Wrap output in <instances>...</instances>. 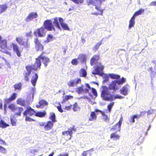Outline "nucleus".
Wrapping results in <instances>:
<instances>
[{"label":"nucleus","instance_id":"1","mask_svg":"<svg viewBox=\"0 0 156 156\" xmlns=\"http://www.w3.org/2000/svg\"><path fill=\"white\" fill-rule=\"evenodd\" d=\"M54 21L53 23L56 27L60 30H61V28L59 24V22L61 26L62 29L64 30H69L70 28L67 24L64 22L63 19L61 17L58 18L55 17L54 18Z\"/></svg>","mask_w":156,"mask_h":156},{"label":"nucleus","instance_id":"2","mask_svg":"<svg viewBox=\"0 0 156 156\" xmlns=\"http://www.w3.org/2000/svg\"><path fill=\"white\" fill-rule=\"evenodd\" d=\"M101 88V97L105 101H112V94H110L108 88L105 86H102Z\"/></svg>","mask_w":156,"mask_h":156},{"label":"nucleus","instance_id":"3","mask_svg":"<svg viewBox=\"0 0 156 156\" xmlns=\"http://www.w3.org/2000/svg\"><path fill=\"white\" fill-rule=\"evenodd\" d=\"M126 81V79L123 77H122L121 79L119 80H113L109 84L108 89L110 90H112L114 91H115L119 89L118 87L116 85L117 83L118 85H122L125 83Z\"/></svg>","mask_w":156,"mask_h":156},{"label":"nucleus","instance_id":"4","mask_svg":"<svg viewBox=\"0 0 156 156\" xmlns=\"http://www.w3.org/2000/svg\"><path fill=\"white\" fill-rule=\"evenodd\" d=\"M76 129L74 126H73L68 129V130L62 132V135L64 137L66 138L67 140L71 139L73 134V132L75 131Z\"/></svg>","mask_w":156,"mask_h":156},{"label":"nucleus","instance_id":"5","mask_svg":"<svg viewBox=\"0 0 156 156\" xmlns=\"http://www.w3.org/2000/svg\"><path fill=\"white\" fill-rule=\"evenodd\" d=\"M41 65V63L38 57L36 58L35 61L34 63L32 65H27V66H29L30 69L32 71V70L37 71L38 69H40Z\"/></svg>","mask_w":156,"mask_h":156},{"label":"nucleus","instance_id":"6","mask_svg":"<svg viewBox=\"0 0 156 156\" xmlns=\"http://www.w3.org/2000/svg\"><path fill=\"white\" fill-rule=\"evenodd\" d=\"M24 39L22 37H17L16 38V41L20 45L23 46L25 48H30V44L28 40L26 41H24Z\"/></svg>","mask_w":156,"mask_h":156},{"label":"nucleus","instance_id":"7","mask_svg":"<svg viewBox=\"0 0 156 156\" xmlns=\"http://www.w3.org/2000/svg\"><path fill=\"white\" fill-rule=\"evenodd\" d=\"M43 26L44 27L47 31H55V28L51 20H47L45 21Z\"/></svg>","mask_w":156,"mask_h":156},{"label":"nucleus","instance_id":"8","mask_svg":"<svg viewBox=\"0 0 156 156\" xmlns=\"http://www.w3.org/2000/svg\"><path fill=\"white\" fill-rule=\"evenodd\" d=\"M34 42L35 44V48L37 51H41L43 50L44 46L41 43V41L37 38H34Z\"/></svg>","mask_w":156,"mask_h":156},{"label":"nucleus","instance_id":"9","mask_svg":"<svg viewBox=\"0 0 156 156\" xmlns=\"http://www.w3.org/2000/svg\"><path fill=\"white\" fill-rule=\"evenodd\" d=\"M46 33V31L43 27H41L40 28H37V30L34 32V35L36 36H38L40 37L45 36Z\"/></svg>","mask_w":156,"mask_h":156},{"label":"nucleus","instance_id":"10","mask_svg":"<svg viewBox=\"0 0 156 156\" xmlns=\"http://www.w3.org/2000/svg\"><path fill=\"white\" fill-rule=\"evenodd\" d=\"M38 17V15L37 12H30L28 16L25 19V20L26 22H28L33 19L37 18Z\"/></svg>","mask_w":156,"mask_h":156},{"label":"nucleus","instance_id":"11","mask_svg":"<svg viewBox=\"0 0 156 156\" xmlns=\"http://www.w3.org/2000/svg\"><path fill=\"white\" fill-rule=\"evenodd\" d=\"M44 53V52H42L38 57L40 60H42L43 63L44 64L45 67H46L48 66V63L50 62V61L49 58L43 56Z\"/></svg>","mask_w":156,"mask_h":156},{"label":"nucleus","instance_id":"12","mask_svg":"<svg viewBox=\"0 0 156 156\" xmlns=\"http://www.w3.org/2000/svg\"><path fill=\"white\" fill-rule=\"evenodd\" d=\"M86 3L88 5H92L95 6L101 5L102 4L101 0H87Z\"/></svg>","mask_w":156,"mask_h":156},{"label":"nucleus","instance_id":"13","mask_svg":"<svg viewBox=\"0 0 156 156\" xmlns=\"http://www.w3.org/2000/svg\"><path fill=\"white\" fill-rule=\"evenodd\" d=\"M35 113V112L33 109L30 107H28L23 113V115L24 116H27V115L32 116L34 115Z\"/></svg>","mask_w":156,"mask_h":156},{"label":"nucleus","instance_id":"14","mask_svg":"<svg viewBox=\"0 0 156 156\" xmlns=\"http://www.w3.org/2000/svg\"><path fill=\"white\" fill-rule=\"evenodd\" d=\"M25 68L27 71H24L23 73V75L25 80L26 81H27L29 80L30 76L31 71L30 70L29 66H26Z\"/></svg>","mask_w":156,"mask_h":156},{"label":"nucleus","instance_id":"15","mask_svg":"<svg viewBox=\"0 0 156 156\" xmlns=\"http://www.w3.org/2000/svg\"><path fill=\"white\" fill-rule=\"evenodd\" d=\"M13 48V51L16 53L18 57H20L21 56V51L20 50L18 46L16 44L14 43H12L11 44Z\"/></svg>","mask_w":156,"mask_h":156},{"label":"nucleus","instance_id":"16","mask_svg":"<svg viewBox=\"0 0 156 156\" xmlns=\"http://www.w3.org/2000/svg\"><path fill=\"white\" fill-rule=\"evenodd\" d=\"M99 66H96L94 69V71L92 72V73L94 75L100 74V71H102L104 68V66H102L100 63H99Z\"/></svg>","mask_w":156,"mask_h":156},{"label":"nucleus","instance_id":"17","mask_svg":"<svg viewBox=\"0 0 156 156\" xmlns=\"http://www.w3.org/2000/svg\"><path fill=\"white\" fill-rule=\"evenodd\" d=\"M95 9L98 11H99V13L95 12L91 13V14L98 16V15H100L101 16L103 15V11L104 10V9L101 8V5L97 6L95 7Z\"/></svg>","mask_w":156,"mask_h":156},{"label":"nucleus","instance_id":"18","mask_svg":"<svg viewBox=\"0 0 156 156\" xmlns=\"http://www.w3.org/2000/svg\"><path fill=\"white\" fill-rule=\"evenodd\" d=\"M100 56L99 55H94L90 60V64L91 66L94 65L97 63L98 60L99 59Z\"/></svg>","mask_w":156,"mask_h":156},{"label":"nucleus","instance_id":"19","mask_svg":"<svg viewBox=\"0 0 156 156\" xmlns=\"http://www.w3.org/2000/svg\"><path fill=\"white\" fill-rule=\"evenodd\" d=\"M54 123L51 121H49L45 123L44 129L46 131H48L51 129L53 127Z\"/></svg>","mask_w":156,"mask_h":156},{"label":"nucleus","instance_id":"20","mask_svg":"<svg viewBox=\"0 0 156 156\" xmlns=\"http://www.w3.org/2000/svg\"><path fill=\"white\" fill-rule=\"evenodd\" d=\"M129 86L128 84H126L123 86L120 90V93L124 95H127L128 93V88Z\"/></svg>","mask_w":156,"mask_h":156},{"label":"nucleus","instance_id":"21","mask_svg":"<svg viewBox=\"0 0 156 156\" xmlns=\"http://www.w3.org/2000/svg\"><path fill=\"white\" fill-rule=\"evenodd\" d=\"M97 117V115L94 111L91 112L88 118V121H92L96 120Z\"/></svg>","mask_w":156,"mask_h":156},{"label":"nucleus","instance_id":"22","mask_svg":"<svg viewBox=\"0 0 156 156\" xmlns=\"http://www.w3.org/2000/svg\"><path fill=\"white\" fill-rule=\"evenodd\" d=\"M38 78V75L37 74L35 73L34 75L32 77L30 80V82L33 86H35Z\"/></svg>","mask_w":156,"mask_h":156},{"label":"nucleus","instance_id":"23","mask_svg":"<svg viewBox=\"0 0 156 156\" xmlns=\"http://www.w3.org/2000/svg\"><path fill=\"white\" fill-rule=\"evenodd\" d=\"M17 94L16 93H13L8 98H5L7 102L10 103L11 101L14 100L16 98Z\"/></svg>","mask_w":156,"mask_h":156},{"label":"nucleus","instance_id":"24","mask_svg":"<svg viewBox=\"0 0 156 156\" xmlns=\"http://www.w3.org/2000/svg\"><path fill=\"white\" fill-rule=\"evenodd\" d=\"M123 121L122 116L121 115L120 118L119 120L116 124L114 126V128L113 129H119L120 130L121 128V125Z\"/></svg>","mask_w":156,"mask_h":156},{"label":"nucleus","instance_id":"25","mask_svg":"<svg viewBox=\"0 0 156 156\" xmlns=\"http://www.w3.org/2000/svg\"><path fill=\"white\" fill-rule=\"evenodd\" d=\"M0 47L2 49L7 48V43L6 39H3L0 42Z\"/></svg>","mask_w":156,"mask_h":156},{"label":"nucleus","instance_id":"26","mask_svg":"<svg viewBox=\"0 0 156 156\" xmlns=\"http://www.w3.org/2000/svg\"><path fill=\"white\" fill-rule=\"evenodd\" d=\"M46 115V112L45 111H43V112H36L34 115L36 117H38L41 118L44 117Z\"/></svg>","mask_w":156,"mask_h":156},{"label":"nucleus","instance_id":"27","mask_svg":"<svg viewBox=\"0 0 156 156\" xmlns=\"http://www.w3.org/2000/svg\"><path fill=\"white\" fill-rule=\"evenodd\" d=\"M23 110L24 109L22 107H17L16 110L17 112L14 113V115L20 116L21 115L22 112L23 111Z\"/></svg>","mask_w":156,"mask_h":156},{"label":"nucleus","instance_id":"28","mask_svg":"<svg viewBox=\"0 0 156 156\" xmlns=\"http://www.w3.org/2000/svg\"><path fill=\"white\" fill-rule=\"evenodd\" d=\"M120 137V136L117 134L115 133H113L111 134L110 138L114 140H117L119 139Z\"/></svg>","mask_w":156,"mask_h":156},{"label":"nucleus","instance_id":"29","mask_svg":"<svg viewBox=\"0 0 156 156\" xmlns=\"http://www.w3.org/2000/svg\"><path fill=\"white\" fill-rule=\"evenodd\" d=\"M10 120L11 124L12 126H16V125L17 120L15 116L11 115L10 117Z\"/></svg>","mask_w":156,"mask_h":156},{"label":"nucleus","instance_id":"30","mask_svg":"<svg viewBox=\"0 0 156 156\" xmlns=\"http://www.w3.org/2000/svg\"><path fill=\"white\" fill-rule=\"evenodd\" d=\"M144 9H140L139 10L136 12L133 16L134 18H135L136 16H138L139 15H141L143 13H144Z\"/></svg>","mask_w":156,"mask_h":156},{"label":"nucleus","instance_id":"31","mask_svg":"<svg viewBox=\"0 0 156 156\" xmlns=\"http://www.w3.org/2000/svg\"><path fill=\"white\" fill-rule=\"evenodd\" d=\"M80 76L82 77H85L87 75V72L85 69L82 68L80 69L79 72Z\"/></svg>","mask_w":156,"mask_h":156},{"label":"nucleus","instance_id":"32","mask_svg":"<svg viewBox=\"0 0 156 156\" xmlns=\"http://www.w3.org/2000/svg\"><path fill=\"white\" fill-rule=\"evenodd\" d=\"M8 8L7 5L6 4L0 5V14L5 12Z\"/></svg>","mask_w":156,"mask_h":156},{"label":"nucleus","instance_id":"33","mask_svg":"<svg viewBox=\"0 0 156 156\" xmlns=\"http://www.w3.org/2000/svg\"><path fill=\"white\" fill-rule=\"evenodd\" d=\"M16 103L21 106H24L25 105V101L21 98H19L16 100Z\"/></svg>","mask_w":156,"mask_h":156},{"label":"nucleus","instance_id":"34","mask_svg":"<svg viewBox=\"0 0 156 156\" xmlns=\"http://www.w3.org/2000/svg\"><path fill=\"white\" fill-rule=\"evenodd\" d=\"M109 76L111 79H112L117 80L120 79V75H118L114 74L113 73H110L109 74Z\"/></svg>","mask_w":156,"mask_h":156},{"label":"nucleus","instance_id":"35","mask_svg":"<svg viewBox=\"0 0 156 156\" xmlns=\"http://www.w3.org/2000/svg\"><path fill=\"white\" fill-rule=\"evenodd\" d=\"M135 18L132 16L129 21V29L133 27L135 24Z\"/></svg>","mask_w":156,"mask_h":156},{"label":"nucleus","instance_id":"36","mask_svg":"<svg viewBox=\"0 0 156 156\" xmlns=\"http://www.w3.org/2000/svg\"><path fill=\"white\" fill-rule=\"evenodd\" d=\"M9 126V125L1 119L0 121V127L2 128H4Z\"/></svg>","mask_w":156,"mask_h":156},{"label":"nucleus","instance_id":"37","mask_svg":"<svg viewBox=\"0 0 156 156\" xmlns=\"http://www.w3.org/2000/svg\"><path fill=\"white\" fill-rule=\"evenodd\" d=\"M155 112L156 110L154 109H151L149 110L147 112L148 117H150L151 115L155 116Z\"/></svg>","mask_w":156,"mask_h":156},{"label":"nucleus","instance_id":"38","mask_svg":"<svg viewBox=\"0 0 156 156\" xmlns=\"http://www.w3.org/2000/svg\"><path fill=\"white\" fill-rule=\"evenodd\" d=\"M55 38L52 35L49 34L48 35L47 39L45 41V43H48L52 41Z\"/></svg>","mask_w":156,"mask_h":156},{"label":"nucleus","instance_id":"39","mask_svg":"<svg viewBox=\"0 0 156 156\" xmlns=\"http://www.w3.org/2000/svg\"><path fill=\"white\" fill-rule=\"evenodd\" d=\"M14 87L15 88V90H20L22 88V84L21 83L16 84L14 85Z\"/></svg>","mask_w":156,"mask_h":156},{"label":"nucleus","instance_id":"40","mask_svg":"<svg viewBox=\"0 0 156 156\" xmlns=\"http://www.w3.org/2000/svg\"><path fill=\"white\" fill-rule=\"evenodd\" d=\"M16 107L13 103H11L9 105L8 108L12 112L15 111L16 108Z\"/></svg>","mask_w":156,"mask_h":156},{"label":"nucleus","instance_id":"41","mask_svg":"<svg viewBox=\"0 0 156 156\" xmlns=\"http://www.w3.org/2000/svg\"><path fill=\"white\" fill-rule=\"evenodd\" d=\"M102 44V40H101L99 42L97 43L93 48V49L94 51H96L99 48L101 45Z\"/></svg>","mask_w":156,"mask_h":156},{"label":"nucleus","instance_id":"42","mask_svg":"<svg viewBox=\"0 0 156 156\" xmlns=\"http://www.w3.org/2000/svg\"><path fill=\"white\" fill-rule=\"evenodd\" d=\"M92 153L89 150L83 151L82 153L81 156H91Z\"/></svg>","mask_w":156,"mask_h":156},{"label":"nucleus","instance_id":"43","mask_svg":"<svg viewBox=\"0 0 156 156\" xmlns=\"http://www.w3.org/2000/svg\"><path fill=\"white\" fill-rule=\"evenodd\" d=\"M69 87H73L75 85V81L74 80H71L69 81L67 83Z\"/></svg>","mask_w":156,"mask_h":156},{"label":"nucleus","instance_id":"44","mask_svg":"<svg viewBox=\"0 0 156 156\" xmlns=\"http://www.w3.org/2000/svg\"><path fill=\"white\" fill-rule=\"evenodd\" d=\"M49 119L52 121L51 122L53 123L55 122H56V120L55 119V115L54 113L50 114V115L49 117Z\"/></svg>","mask_w":156,"mask_h":156},{"label":"nucleus","instance_id":"45","mask_svg":"<svg viewBox=\"0 0 156 156\" xmlns=\"http://www.w3.org/2000/svg\"><path fill=\"white\" fill-rule=\"evenodd\" d=\"M73 98V96L70 95H66L65 96L64 98L63 99V101L66 102L69 99H71Z\"/></svg>","mask_w":156,"mask_h":156},{"label":"nucleus","instance_id":"46","mask_svg":"<svg viewBox=\"0 0 156 156\" xmlns=\"http://www.w3.org/2000/svg\"><path fill=\"white\" fill-rule=\"evenodd\" d=\"M114 102H112L108 105L107 108L109 112H111V109L114 105Z\"/></svg>","mask_w":156,"mask_h":156},{"label":"nucleus","instance_id":"47","mask_svg":"<svg viewBox=\"0 0 156 156\" xmlns=\"http://www.w3.org/2000/svg\"><path fill=\"white\" fill-rule=\"evenodd\" d=\"M83 86H82L81 87H78L76 88V90L79 94H80L83 91Z\"/></svg>","mask_w":156,"mask_h":156},{"label":"nucleus","instance_id":"48","mask_svg":"<svg viewBox=\"0 0 156 156\" xmlns=\"http://www.w3.org/2000/svg\"><path fill=\"white\" fill-rule=\"evenodd\" d=\"M147 71L150 72V75L151 76H153L156 74V73L154 71L153 67H151L147 69Z\"/></svg>","mask_w":156,"mask_h":156},{"label":"nucleus","instance_id":"49","mask_svg":"<svg viewBox=\"0 0 156 156\" xmlns=\"http://www.w3.org/2000/svg\"><path fill=\"white\" fill-rule=\"evenodd\" d=\"M101 114L102 116L103 119L105 121H107L109 120V119L108 118L107 115L104 112H103Z\"/></svg>","mask_w":156,"mask_h":156},{"label":"nucleus","instance_id":"50","mask_svg":"<svg viewBox=\"0 0 156 156\" xmlns=\"http://www.w3.org/2000/svg\"><path fill=\"white\" fill-rule=\"evenodd\" d=\"M113 96H112V101L115 100L117 98H119V99H122L123 98V97L119 95H114L112 94Z\"/></svg>","mask_w":156,"mask_h":156},{"label":"nucleus","instance_id":"51","mask_svg":"<svg viewBox=\"0 0 156 156\" xmlns=\"http://www.w3.org/2000/svg\"><path fill=\"white\" fill-rule=\"evenodd\" d=\"M39 104L40 105H48L47 102L44 100H41L39 102Z\"/></svg>","mask_w":156,"mask_h":156},{"label":"nucleus","instance_id":"52","mask_svg":"<svg viewBox=\"0 0 156 156\" xmlns=\"http://www.w3.org/2000/svg\"><path fill=\"white\" fill-rule=\"evenodd\" d=\"M138 118V116L136 115H134L130 117V122L132 123H134L135 122V119L137 118Z\"/></svg>","mask_w":156,"mask_h":156},{"label":"nucleus","instance_id":"53","mask_svg":"<svg viewBox=\"0 0 156 156\" xmlns=\"http://www.w3.org/2000/svg\"><path fill=\"white\" fill-rule=\"evenodd\" d=\"M71 63L73 65H76L78 63L77 59L76 58L73 59L71 61Z\"/></svg>","mask_w":156,"mask_h":156},{"label":"nucleus","instance_id":"54","mask_svg":"<svg viewBox=\"0 0 156 156\" xmlns=\"http://www.w3.org/2000/svg\"><path fill=\"white\" fill-rule=\"evenodd\" d=\"M78 108V105L76 103H75L73 105V109L74 111H76Z\"/></svg>","mask_w":156,"mask_h":156},{"label":"nucleus","instance_id":"55","mask_svg":"<svg viewBox=\"0 0 156 156\" xmlns=\"http://www.w3.org/2000/svg\"><path fill=\"white\" fill-rule=\"evenodd\" d=\"M92 92L93 94V95L95 96V97H97L98 95L97 93V91L94 88H92Z\"/></svg>","mask_w":156,"mask_h":156},{"label":"nucleus","instance_id":"56","mask_svg":"<svg viewBox=\"0 0 156 156\" xmlns=\"http://www.w3.org/2000/svg\"><path fill=\"white\" fill-rule=\"evenodd\" d=\"M57 108L59 112L61 113L63 112V111L61 105L60 104L58 106H57Z\"/></svg>","mask_w":156,"mask_h":156},{"label":"nucleus","instance_id":"57","mask_svg":"<svg viewBox=\"0 0 156 156\" xmlns=\"http://www.w3.org/2000/svg\"><path fill=\"white\" fill-rule=\"evenodd\" d=\"M26 117L25 118V120L27 121H29V122H32L34 121V119H33L29 117H27V116H26Z\"/></svg>","mask_w":156,"mask_h":156},{"label":"nucleus","instance_id":"58","mask_svg":"<svg viewBox=\"0 0 156 156\" xmlns=\"http://www.w3.org/2000/svg\"><path fill=\"white\" fill-rule=\"evenodd\" d=\"M0 151L3 153H5L6 151V149L1 146H0Z\"/></svg>","mask_w":156,"mask_h":156},{"label":"nucleus","instance_id":"59","mask_svg":"<svg viewBox=\"0 0 156 156\" xmlns=\"http://www.w3.org/2000/svg\"><path fill=\"white\" fill-rule=\"evenodd\" d=\"M146 113H147V112H146V111L141 112H140L139 116V117L144 116H145V115Z\"/></svg>","mask_w":156,"mask_h":156},{"label":"nucleus","instance_id":"60","mask_svg":"<svg viewBox=\"0 0 156 156\" xmlns=\"http://www.w3.org/2000/svg\"><path fill=\"white\" fill-rule=\"evenodd\" d=\"M72 107V105H70L68 106H66L65 107V109L67 110H70Z\"/></svg>","mask_w":156,"mask_h":156},{"label":"nucleus","instance_id":"61","mask_svg":"<svg viewBox=\"0 0 156 156\" xmlns=\"http://www.w3.org/2000/svg\"><path fill=\"white\" fill-rule=\"evenodd\" d=\"M75 85L76 86L79 83H81V80L80 79H78L77 80L75 81Z\"/></svg>","mask_w":156,"mask_h":156},{"label":"nucleus","instance_id":"62","mask_svg":"<svg viewBox=\"0 0 156 156\" xmlns=\"http://www.w3.org/2000/svg\"><path fill=\"white\" fill-rule=\"evenodd\" d=\"M149 5L150 6H155L156 5V1H153L151 2L150 4Z\"/></svg>","mask_w":156,"mask_h":156},{"label":"nucleus","instance_id":"63","mask_svg":"<svg viewBox=\"0 0 156 156\" xmlns=\"http://www.w3.org/2000/svg\"><path fill=\"white\" fill-rule=\"evenodd\" d=\"M152 65L154 69H156V61H154L152 62Z\"/></svg>","mask_w":156,"mask_h":156},{"label":"nucleus","instance_id":"64","mask_svg":"<svg viewBox=\"0 0 156 156\" xmlns=\"http://www.w3.org/2000/svg\"><path fill=\"white\" fill-rule=\"evenodd\" d=\"M45 122H40L39 123V125L41 126L45 127Z\"/></svg>","mask_w":156,"mask_h":156}]
</instances>
